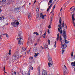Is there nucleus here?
I'll list each match as a JSON object with an SVG mask.
<instances>
[{
  "instance_id": "52",
  "label": "nucleus",
  "mask_w": 75,
  "mask_h": 75,
  "mask_svg": "<svg viewBox=\"0 0 75 75\" xmlns=\"http://www.w3.org/2000/svg\"><path fill=\"white\" fill-rule=\"evenodd\" d=\"M37 1H35L34 2V3H36Z\"/></svg>"
},
{
  "instance_id": "31",
  "label": "nucleus",
  "mask_w": 75,
  "mask_h": 75,
  "mask_svg": "<svg viewBox=\"0 0 75 75\" xmlns=\"http://www.w3.org/2000/svg\"><path fill=\"white\" fill-rule=\"evenodd\" d=\"M71 58H72L73 59H75V55L71 57Z\"/></svg>"
},
{
  "instance_id": "57",
  "label": "nucleus",
  "mask_w": 75,
  "mask_h": 75,
  "mask_svg": "<svg viewBox=\"0 0 75 75\" xmlns=\"http://www.w3.org/2000/svg\"><path fill=\"white\" fill-rule=\"evenodd\" d=\"M42 37H43V38H45V36H42Z\"/></svg>"
},
{
  "instance_id": "61",
  "label": "nucleus",
  "mask_w": 75,
  "mask_h": 75,
  "mask_svg": "<svg viewBox=\"0 0 75 75\" xmlns=\"http://www.w3.org/2000/svg\"><path fill=\"white\" fill-rule=\"evenodd\" d=\"M1 35H0V38H1Z\"/></svg>"
},
{
  "instance_id": "64",
  "label": "nucleus",
  "mask_w": 75,
  "mask_h": 75,
  "mask_svg": "<svg viewBox=\"0 0 75 75\" xmlns=\"http://www.w3.org/2000/svg\"><path fill=\"white\" fill-rule=\"evenodd\" d=\"M0 39H1V38H0Z\"/></svg>"
},
{
  "instance_id": "56",
  "label": "nucleus",
  "mask_w": 75,
  "mask_h": 75,
  "mask_svg": "<svg viewBox=\"0 0 75 75\" xmlns=\"http://www.w3.org/2000/svg\"><path fill=\"white\" fill-rule=\"evenodd\" d=\"M38 75H40V72H39V73Z\"/></svg>"
},
{
  "instance_id": "17",
  "label": "nucleus",
  "mask_w": 75,
  "mask_h": 75,
  "mask_svg": "<svg viewBox=\"0 0 75 75\" xmlns=\"http://www.w3.org/2000/svg\"><path fill=\"white\" fill-rule=\"evenodd\" d=\"M33 34H36V35H39V34H38V33L36 32L33 33Z\"/></svg>"
},
{
  "instance_id": "59",
  "label": "nucleus",
  "mask_w": 75,
  "mask_h": 75,
  "mask_svg": "<svg viewBox=\"0 0 75 75\" xmlns=\"http://www.w3.org/2000/svg\"><path fill=\"white\" fill-rule=\"evenodd\" d=\"M29 4L30 5V4H31V3H29Z\"/></svg>"
},
{
  "instance_id": "27",
  "label": "nucleus",
  "mask_w": 75,
  "mask_h": 75,
  "mask_svg": "<svg viewBox=\"0 0 75 75\" xmlns=\"http://www.w3.org/2000/svg\"><path fill=\"white\" fill-rule=\"evenodd\" d=\"M48 42L49 45H50V40L49 39L48 40Z\"/></svg>"
},
{
  "instance_id": "40",
  "label": "nucleus",
  "mask_w": 75,
  "mask_h": 75,
  "mask_svg": "<svg viewBox=\"0 0 75 75\" xmlns=\"http://www.w3.org/2000/svg\"><path fill=\"white\" fill-rule=\"evenodd\" d=\"M6 37H7V38H8V35H7V34H6Z\"/></svg>"
},
{
  "instance_id": "24",
  "label": "nucleus",
  "mask_w": 75,
  "mask_h": 75,
  "mask_svg": "<svg viewBox=\"0 0 75 75\" xmlns=\"http://www.w3.org/2000/svg\"><path fill=\"white\" fill-rule=\"evenodd\" d=\"M23 51H24L26 50V48H25V47H23Z\"/></svg>"
},
{
  "instance_id": "9",
  "label": "nucleus",
  "mask_w": 75,
  "mask_h": 75,
  "mask_svg": "<svg viewBox=\"0 0 75 75\" xmlns=\"http://www.w3.org/2000/svg\"><path fill=\"white\" fill-rule=\"evenodd\" d=\"M49 63H48V65L49 67H50L51 66H52V64H53V62L52 61V62H49Z\"/></svg>"
},
{
  "instance_id": "21",
  "label": "nucleus",
  "mask_w": 75,
  "mask_h": 75,
  "mask_svg": "<svg viewBox=\"0 0 75 75\" xmlns=\"http://www.w3.org/2000/svg\"><path fill=\"white\" fill-rule=\"evenodd\" d=\"M48 47V45H47L46 46H45V49H46V50H47V49L48 50V49H49L48 47Z\"/></svg>"
},
{
  "instance_id": "23",
  "label": "nucleus",
  "mask_w": 75,
  "mask_h": 75,
  "mask_svg": "<svg viewBox=\"0 0 75 75\" xmlns=\"http://www.w3.org/2000/svg\"><path fill=\"white\" fill-rule=\"evenodd\" d=\"M30 70H29L28 71V75H30Z\"/></svg>"
},
{
  "instance_id": "1",
  "label": "nucleus",
  "mask_w": 75,
  "mask_h": 75,
  "mask_svg": "<svg viewBox=\"0 0 75 75\" xmlns=\"http://www.w3.org/2000/svg\"><path fill=\"white\" fill-rule=\"evenodd\" d=\"M62 21V20H61V18L60 17L59 20V25H58V27L59 28H58V31L59 32H60V34H62V23L61 22Z\"/></svg>"
},
{
  "instance_id": "55",
  "label": "nucleus",
  "mask_w": 75,
  "mask_h": 75,
  "mask_svg": "<svg viewBox=\"0 0 75 75\" xmlns=\"http://www.w3.org/2000/svg\"><path fill=\"white\" fill-rule=\"evenodd\" d=\"M1 10L0 9V13H1Z\"/></svg>"
},
{
  "instance_id": "19",
  "label": "nucleus",
  "mask_w": 75,
  "mask_h": 75,
  "mask_svg": "<svg viewBox=\"0 0 75 75\" xmlns=\"http://www.w3.org/2000/svg\"><path fill=\"white\" fill-rule=\"evenodd\" d=\"M72 10V12H71V14H72V13H74V11H75V6L74 7V8Z\"/></svg>"
},
{
  "instance_id": "41",
  "label": "nucleus",
  "mask_w": 75,
  "mask_h": 75,
  "mask_svg": "<svg viewBox=\"0 0 75 75\" xmlns=\"http://www.w3.org/2000/svg\"><path fill=\"white\" fill-rule=\"evenodd\" d=\"M10 4V3L9 2H7V4H8V5H9Z\"/></svg>"
},
{
  "instance_id": "51",
  "label": "nucleus",
  "mask_w": 75,
  "mask_h": 75,
  "mask_svg": "<svg viewBox=\"0 0 75 75\" xmlns=\"http://www.w3.org/2000/svg\"><path fill=\"white\" fill-rule=\"evenodd\" d=\"M30 52V50L28 51V53H29Z\"/></svg>"
},
{
  "instance_id": "33",
  "label": "nucleus",
  "mask_w": 75,
  "mask_h": 75,
  "mask_svg": "<svg viewBox=\"0 0 75 75\" xmlns=\"http://www.w3.org/2000/svg\"><path fill=\"white\" fill-rule=\"evenodd\" d=\"M33 57H30L29 59H33Z\"/></svg>"
},
{
  "instance_id": "62",
  "label": "nucleus",
  "mask_w": 75,
  "mask_h": 75,
  "mask_svg": "<svg viewBox=\"0 0 75 75\" xmlns=\"http://www.w3.org/2000/svg\"><path fill=\"white\" fill-rule=\"evenodd\" d=\"M27 44H29V42H28Z\"/></svg>"
},
{
  "instance_id": "48",
  "label": "nucleus",
  "mask_w": 75,
  "mask_h": 75,
  "mask_svg": "<svg viewBox=\"0 0 75 75\" xmlns=\"http://www.w3.org/2000/svg\"><path fill=\"white\" fill-rule=\"evenodd\" d=\"M35 45H37V43H36L35 44Z\"/></svg>"
},
{
  "instance_id": "32",
  "label": "nucleus",
  "mask_w": 75,
  "mask_h": 75,
  "mask_svg": "<svg viewBox=\"0 0 75 75\" xmlns=\"http://www.w3.org/2000/svg\"><path fill=\"white\" fill-rule=\"evenodd\" d=\"M64 51H65V50H64V49H63L62 51V54H63L64 52Z\"/></svg>"
},
{
  "instance_id": "53",
  "label": "nucleus",
  "mask_w": 75,
  "mask_h": 75,
  "mask_svg": "<svg viewBox=\"0 0 75 75\" xmlns=\"http://www.w3.org/2000/svg\"><path fill=\"white\" fill-rule=\"evenodd\" d=\"M62 10V8L60 9V11H61V10Z\"/></svg>"
},
{
  "instance_id": "25",
  "label": "nucleus",
  "mask_w": 75,
  "mask_h": 75,
  "mask_svg": "<svg viewBox=\"0 0 75 75\" xmlns=\"http://www.w3.org/2000/svg\"><path fill=\"white\" fill-rule=\"evenodd\" d=\"M66 37H67V35H64L63 37L64 38V39H66Z\"/></svg>"
},
{
  "instance_id": "13",
  "label": "nucleus",
  "mask_w": 75,
  "mask_h": 75,
  "mask_svg": "<svg viewBox=\"0 0 75 75\" xmlns=\"http://www.w3.org/2000/svg\"><path fill=\"white\" fill-rule=\"evenodd\" d=\"M52 6V4H51L50 5V6L49 8L47 10V11H49V10H50V8H51Z\"/></svg>"
},
{
  "instance_id": "30",
  "label": "nucleus",
  "mask_w": 75,
  "mask_h": 75,
  "mask_svg": "<svg viewBox=\"0 0 75 75\" xmlns=\"http://www.w3.org/2000/svg\"><path fill=\"white\" fill-rule=\"evenodd\" d=\"M52 17H51V21H52V18H53V15H51V17H52Z\"/></svg>"
},
{
  "instance_id": "12",
  "label": "nucleus",
  "mask_w": 75,
  "mask_h": 75,
  "mask_svg": "<svg viewBox=\"0 0 75 75\" xmlns=\"http://www.w3.org/2000/svg\"><path fill=\"white\" fill-rule=\"evenodd\" d=\"M2 19H3V20H4L5 19V18L4 17V16H2L1 17H0V20H1Z\"/></svg>"
},
{
  "instance_id": "49",
  "label": "nucleus",
  "mask_w": 75,
  "mask_h": 75,
  "mask_svg": "<svg viewBox=\"0 0 75 75\" xmlns=\"http://www.w3.org/2000/svg\"><path fill=\"white\" fill-rule=\"evenodd\" d=\"M65 25L66 27V28H67V25L65 24Z\"/></svg>"
},
{
  "instance_id": "46",
  "label": "nucleus",
  "mask_w": 75,
  "mask_h": 75,
  "mask_svg": "<svg viewBox=\"0 0 75 75\" xmlns=\"http://www.w3.org/2000/svg\"><path fill=\"white\" fill-rule=\"evenodd\" d=\"M73 7H74V6L72 7L71 8H70V10H71V9H72V8H73Z\"/></svg>"
},
{
  "instance_id": "26",
  "label": "nucleus",
  "mask_w": 75,
  "mask_h": 75,
  "mask_svg": "<svg viewBox=\"0 0 75 75\" xmlns=\"http://www.w3.org/2000/svg\"><path fill=\"white\" fill-rule=\"evenodd\" d=\"M63 35H66V32L64 30H63Z\"/></svg>"
},
{
  "instance_id": "54",
  "label": "nucleus",
  "mask_w": 75,
  "mask_h": 75,
  "mask_svg": "<svg viewBox=\"0 0 75 75\" xmlns=\"http://www.w3.org/2000/svg\"><path fill=\"white\" fill-rule=\"evenodd\" d=\"M50 2H49L48 3V6H50Z\"/></svg>"
},
{
  "instance_id": "16",
  "label": "nucleus",
  "mask_w": 75,
  "mask_h": 75,
  "mask_svg": "<svg viewBox=\"0 0 75 75\" xmlns=\"http://www.w3.org/2000/svg\"><path fill=\"white\" fill-rule=\"evenodd\" d=\"M69 42V41L65 40V43H66V44H68Z\"/></svg>"
},
{
  "instance_id": "2",
  "label": "nucleus",
  "mask_w": 75,
  "mask_h": 75,
  "mask_svg": "<svg viewBox=\"0 0 75 75\" xmlns=\"http://www.w3.org/2000/svg\"><path fill=\"white\" fill-rule=\"evenodd\" d=\"M14 22L11 23L12 27H17L19 25V22L17 21V20H14Z\"/></svg>"
},
{
  "instance_id": "4",
  "label": "nucleus",
  "mask_w": 75,
  "mask_h": 75,
  "mask_svg": "<svg viewBox=\"0 0 75 75\" xmlns=\"http://www.w3.org/2000/svg\"><path fill=\"white\" fill-rule=\"evenodd\" d=\"M21 32H20L19 33H18V37H19L20 40H19L18 41V44H20V45L21 44V40L22 39V38H21Z\"/></svg>"
},
{
  "instance_id": "50",
  "label": "nucleus",
  "mask_w": 75,
  "mask_h": 75,
  "mask_svg": "<svg viewBox=\"0 0 75 75\" xmlns=\"http://www.w3.org/2000/svg\"><path fill=\"white\" fill-rule=\"evenodd\" d=\"M31 70H33V67H32L31 68Z\"/></svg>"
},
{
  "instance_id": "43",
  "label": "nucleus",
  "mask_w": 75,
  "mask_h": 75,
  "mask_svg": "<svg viewBox=\"0 0 75 75\" xmlns=\"http://www.w3.org/2000/svg\"><path fill=\"white\" fill-rule=\"evenodd\" d=\"M48 28H51V26H50V25H49L48 26Z\"/></svg>"
},
{
  "instance_id": "36",
  "label": "nucleus",
  "mask_w": 75,
  "mask_h": 75,
  "mask_svg": "<svg viewBox=\"0 0 75 75\" xmlns=\"http://www.w3.org/2000/svg\"><path fill=\"white\" fill-rule=\"evenodd\" d=\"M47 33L49 34H50V30H49V29L48 30Z\"/></svg>"
},
{
  "instance_id": "15",
  "label": "nucleus",
  "mask_w": 75,
  "mask_h": 75,
  "mask_svg": "<svg viewBox=\"0 0 75 75\" xmlns=\"http://www.w3.org/2000/svg\"><path fill=\"white\" fill-rule=\"evenodd\" d=\"M35 55H34V57H37L38 56V55L39 54V53H37V54L36 53H35Z\"/></svg>"
},
{
  "instance_id": "28",
  "label": "nucleus",
  "mask_w": 75,
  "mask_h": 75,
  "mask_svg": "<svg viewBox=\"0 0 75 75\" xmlns=\"http://www.w3.org/2000/svg\"><path fill=\"white\" fill-rule=\"evenodd\" d=\"M8 54L9 55H11V50H9V51Z\"/></svg>"
},
{
  "instance_id": "58",
  "label": "nucleus",
  "mask_w": 75,
  "mask_h": 75,
  "mask_svg": "<svg viewBox=\"0 0 75 75\" xmlns=\"http://www.w3.org/2000/svg\"><path fill=\"white\" fill-rule=\"evenodd\" d=\"M4 73H7V72H6L5 71H4Z\"/></svg>"
},
{
  "instance_id": "6",
  "label": "nucleus",
  "mask_w": 75,
  "mask_h": 75,
  "mask_svg": "<svg viewBox=\"0 0 75 75\" xmlns=\"http://www.w3.org/2000/svg\"><path fill=\"white\" fill-rule=\"evenodd\" d=\"M45 16H46V15H44L42 14V13H40V17L42 19H44V17H45Z\"/></svg>"
},
{
  "instance_id": "7",
  "label": "nucleus",
  "mask_w": 75,
  "mask_h": 75,
  "mask_svg": "<svg viewBox=\"0 0 75 75\" xmlns=\"http://www.w3.org/2000/svg\"><path fill=\"white\" fill-rule=\"evenodd\" d=\"M62 49H65L66 48H67V45L65 44H64L63 45L62 44Z\"/></svg>"
},
{
  "instance_id": "39",
  "label": "nucleus",
  "mask_w": 75,
  "mask_h": 75,
  "mask_svg": "<svg viewBox=\"0 0 75 75\" xmlns=\"http://www.w3.org/2000/svg\"><path fill=\"white\" fill-rule=\"evenodd\" d=\"M36 11H37L38 12V11L39 10L38 9V8H36Z\"/></svg>"
},
{
  "instance_id": "8",
  "label": "nucleus",
  "mask_w": 75,
  "mask_h": 75,
  "mask_svg": "<svg viewBox=\"0 0 75 75\" xmlns=\"http://www.w3.org/2000/svg\"><path fill=\"white\" fill-rule=\"evenodd\" d=\"M47 72L45 70H43L42 72V75H47Z\"/></svg>"
},
{
  "instance_id": "63",
  "label": "nucleus",
  "mask_w": 75,
  "mask_h": 75,
  "mask_svg": "<svg viewBox=\"0 0 75 75\" xmlns=\"http://www.w3.org/2000/svg\"><path fill=\"white\" fill-rule=\"evenodd\" d=\"M74 71H75V68L74 69Z\"/></svg>"
},
{
  "instance_id": "60",
  "label": "nucleus",
  "mask_w": 75,
  "mask_h": 75,
  "mask_svg": "<svg viewBox=\"0 0 75 75\" xmlns=\"http://www.w3.org/2000/svg\"><path fill=\"white\" fill-rule=\"evenodd\" d=\"M62 24H64V23H62Z\"/></svg>"
},
{
  "instance_id": "5",
  "label": "nucleus",
  "mask_w": 75,
  "mask_h": 75,
  "mask_svg": "<svg viewBox=\"0 0 75 75\" xmlns=\"http://www.w3.org/2000/svg\"><path fill=\"white\" fill-rule=\"evenodd\" d=\"M48 60L49 62H51L52 63V59L51 58V55L49 54H48Z\"/></svg>"
},
{
  "instance_id": "45",
  "label": "nucleus",
  "mask_w": 75,
  "mask_h": 75,
  "mask_svg": "<svg viewBox=\"0 0 75 75\" xmlns=\"http://www.w3.org/2000/svg\"><path fill=\"white\" fill-rule=\"evenodd\" d=\"M62 27L63 28L64 27V24H62Z\"/></svg>"
},
{
  "instance_id": "10",
  "label": "nucleus",
  "mask_w": 75,
  "mask_h": 75,
  "mask_svg": "<svg viewBox=\"0 0 75 75\" xmlns=\"http://www.w3.org/2000/svg\"><path fill=\"white\" fill-rule=\"evenodd\" d=\"M19 10H20V8H15V11H17V12L19 11Z\"/></svg>"
},
{
  "instance_id": "29",
  "label": "nucleus",
  "mask_w": 75,
  "mask_h": 75,
  "mask_svg": "<svg viewBox=\"0 0 75 75\" xmlns=\"http://www.w3.org/2000/svg\"><path fill=\"white\" fill-rule=\"evenodd\" d=\"M71 56L72 57H73L74 56V54L73 52H72L71 54Z\"/></svg>"
},
{
  "instance_id": "22",
  "label": "nucleus",
  "mask_w": 75,
  "mask_h": 75,
  "mask_svg": "<svg viewBox=\"0 0 75 75\" xmlns=\"http://www.w3.org/2000/svg\"><path fill=\"white\" fill-rule=\"evenodd\" d=\"M55 45H54V47L55 48H56V44H57V41H55L54 42Z\"/></svg>"
},
{
  "instance_id": "44",
  "label": "nucleus",
  "mask_w": 75,
  "mask_h": 75,
  "mask_svg": "<svg viewBox=\"0 0 75 75\" xmlns=\"http://www.w3.org/2000/svg\"><path fill=\"white\" fill-rule=\"evenodd\" d=\"M64 67L65 69H67V67H66V66L65 65L64 66Z\"/></svg>"
},
{
  "instance_id": "47",
  "label": "nucleus",
  "mask_w": 75,
  "mask_h": 75,
  "mask_svg": "<svg viewBox=\"0 0 75 75\" xmlns=\"http://www.w3.org/2000/svg\"><path fill=\"white\" fill-rule=\"evenodd\" d=\"M55 8V5H54V6L53 7L54 9V8Z\"/></svg>"
},
{
  "instance_id": "35",
  "label": "nucleus",
  "mask_w": 75,
  "mask_h": 75,
  "mask_svg": "<svg viewBox=\"0 0 75 75\" xmlns=\"http://www.w3.org/2000/svg\"><path fill=\"white\" fill-rule=\"evenodd\" d=\"M57 37H59V33L57 34Z\"/></svg>"
},
{
  "instance_id": "37",
  "label": "nucleus",
  "mask_w": 75,
  "mask_h": 75,
  "mask_svg": "<svg viewBox=\"0 0 75 75\" xmlns=\"http://www.w3.org/2000/svg\"><path fill=\"white\" fill-rule=\"evenodd\" d=\"M45 35H46V33H44V34L42 35V36H45Z\"/></svg>"
},
{
  "instance_id": "38",
  "label": "nucleus",
  "mask_w": 75,
  "mask_h": 75,
  "mask_svg": "<svg viewBox=\"0 0 75 75\" xmlns=\"http://www.w3.org/2000/svg\"><path fill=\"white\" fill-rule=\"evenodd\" d=\"M59 37H57V41H58V40L59 39Z\"/></svg>"
},
{
  "instance_id": "20",
  "label": "nucleus",
  "mask_w": 75,
  "mask_h": 75,
  "mask_svg": "<svg viewBox=\"0 0 75 75\" xmlns=\"http://www.w3.org/2000/svg\"><path fill=\"white\" fill-rule=\"evenodd\" d=\"M6 1V0H0V2H5Z\"/></svg>"
},
{
  "instance_id": "11",
  "label": "nucleus",
  "mask_w": 75,
  "mask_h": 75,
  "mask_svg": "<svg viewBox=\"0 0 75 75\" xmlns=\"http://www.w3.org/2000/svg\"><path fill=\"white\" fill-rule=\"evenodd\" d=\"M28 18L29 20H31V18H31V15L30 14H28Z\"/></svg>"
},
{
  "instance_id": "34",
  "label": "nucleus",
  "mask_w": 75,
  "mask_h": 75,
  "mask_svg": "<svg viewBox=\"0 0 75 75\" xmlns=\"http://www.w3.org/2000/svg\"><path fill=\"white\" fill-rule=\"evenodd\" d=\"M52 0H50L49 2V3H52Z\"/></svg>"
},
{
  "instance_id": "42",
  "label": "nucleus",
  "mask_w": 75,
  "mask_h": 75,
  "mask_svg": "<svg viewBox=\"0 0 75 75\" xmlns=\"http://www.w3.org/2000/svg\"><path fill=\"white\" fill-rule=\"evenodd\" d=\"M5 67H4L3 68L4 71H6V69H5Z\"/></svg>"
},
{
  "instance_id": "18",
  "label": "nucleus",
  "mask_w": 75,
  "mask_h": 75,
  "mask_svg": "<svg viewBox=\"0 0 75 75\" xmlns=\"http://www.w3.org/2000/svg\"><path fill=\"white\" fill-rule=\"evenodd\" d=\"M71 65L73 66H74L75 67V62H72L71 63Z\"/></svg>"
},
{
  "instance_id": "3",
  "label": "nucleus",
  "mask_w": 75,
  "mask_h": 75,
  "mask_svg": "<svg viewBox=\"0 0 75 75\" xmlns=\"http://www.w3.org/2000/svg\"><path fill=\"white\" fill-rule=\"evenodd\" d=\"M13 60H16L19 58V53L17 52L15 53V55L12 57Z\"/></svg>"
},
{
  "instance_id": "14",
  "label": "nucleus",
  "mask_w": 75,
  "mask_h": 75,
  "mask_svg": "<svg viewBox=\"0 0 75 75\" xmlns=\"http://www.w3.org/2000/svg\"><path fill=\"white\" fill-rule=\"evenodd\" d=\"M62 39L61 37H60V42H61V45H62Z\"/></svg>"
}]
</instances>
